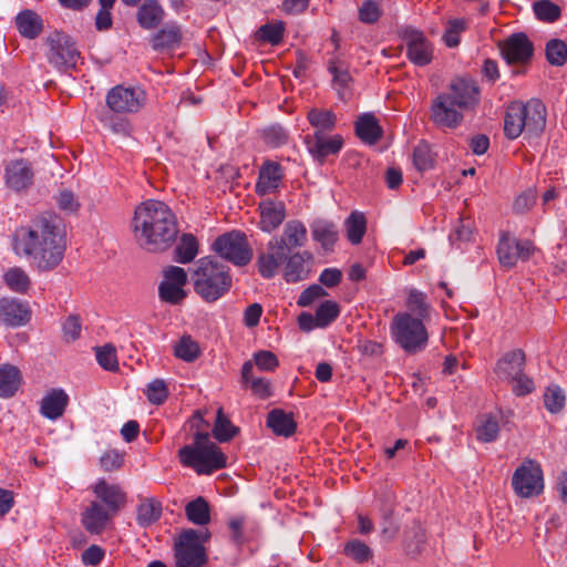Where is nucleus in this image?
<instances>
[{
	"label": "nucleus",
	"instance_id": "nucleus-1",
	"mask_svg": "<svg viewBox=\"0 0 567 567\" xmlns=\"http://www.w3.org/2000/svg\"><path fill=\"white\" fill-rule=\"evenodd\" d=\"M12 251L39 271L55 269L64 258L66 238L56 217L42 214L14 229Z\"/></svg>",
	"mask_w": 567,
	"mask_h": 567
},
{
	"label": "nucleus",
	"instance_id": "nucleus-2",
	"mask_svg": "<svg viewBox=\"0 0 567 567\" xmlns=\"http://www.w3.org/2000/svg\"><path fill=\"white\" fill-rule=\"evenodd\" d=\"M136 244L148 252L168 250L179 233L177 217L164 202L148 199L140 204L132 220Z\"/></svg>",
	"mask_w": 567,
	"mask_h": 567
},
{
	"label": "nucleus",
	"instance_id": "nucleus-3",
	"mask_svg": "<svg viewBox=\"0 0 567 567\" xmlns=\"http://www.w3.org/2000/svg\"><path fill=\"white\" fill-rule=\"evenodd\" d=\"M190 279L195 292L207 302H214L231 288L229 268L210 258H200L194 266Z\"/></svg>",
	"mask_w": 567,
	"mask_h": 567
},
{
	"label": "nucleus",
	"instance_id": "nucleus-4",
	"mask_svg": "<svg viewBox=\"0 0 567 567\" xmlns=\"http://www.w3.org/2000/svg\"><path fill=\"white\" fill-rule=\"evenodd\" d=\"M546 125V107L539 100L532 99L526 103L512 102L505 113L504 133L507 138L515 140L525 133L537 136Z\"/></svg>",
	"mask_w": 567,
	"mask_h": 567
},
{
	"label": "nucleus",
	"instance_id": "nucleus-5",
	"mask_svg": "<svg viewBox=\"0 0 567 567\" xmlns=\"http://www.w3.org/2000/svg\"><path fill=\"white\" fill-rule=\"evenodd\" d=\"M181 463L199 475H208L226 466V456L207 432H196L194 442L178 451Z\"/></svg>",
	"mask_w": 567,
	"mask_h": 567
},
{
	"label": "nucleus",
	"instance_id": "nucleus-6",
	"mask_svg": "<svg viewBox=\"0 0 567 567\" xmlns=\"http://www.w3.org/2000/svg\"><path fill=\"white\" fill-rule=\"evenodd\" d=\"M391 332L395 342L406 352L415 353L423 350L429 340L423 320L411 313L400 312L393 317Z\"/></svg>",
	"mask_w": 567,
	"mask_h": 567
},
{
	"label": "nucleus",
	"instance_id": "nucleus-7",
	"mask_svg": "<svg viewBox=\"0 0 567 567\" xmlns=\"http://www.w3.org/2000/svg\"><path fill=\"white\" fill-rule=\"evenodd\" d=\"M525 361L524 351L516 349L505 353L494 370L498 379L512 384V391L517 396L527 395L535 389L533 380L524 372Z\"/></svg>",
	"mask_w": 567,
	"mask_h": 567
},
{
	"label": "nucleus",
	"instance_id": "nucleus-8",
	"mask_svg": "<svg viewBox=\"0 0 567 567\" xmlns=\"http://www.w3.org/2000/svg\"><path fill=\"white\" fill-rule=\"evenodd\" d=\"M207 532L187 529L183 532L175 544L177 567H203L207 560L204 543Z\"/></svg>",
	"mask_w": 567,
	"mask_h": 567
},
{
	"label": "nucleus",
	"instance_id": "nucleus-9",
	"mask_svg": "<svg viewBox=\"0 0 567 567\" xmlns=\"http://www.w3.org/2000/svg\"><path fill=\"white\" fill-rule=\"evenodd\" d=\"M107 107L116 115L136 114L147 102V93L140 85L118 84L112 87L105 97Z\"/></svg>",
	"mask_w": 567,
	"mask_h": 567
},
{
	"label": "nucleus",
	"instance_id": "nucleus-10",
	"mask_svg": "<svg viewBox=\"0 0 567 567\" xmlns=\"http://www.w3.org/2000/svg\"><path fill=\"white\" fill-rule=\"evenodd\" d=\"M213 249L221 258L239 267L248 265L252 258V249L246 235L236 230L217 237Z\"/></svg>",
	"mask_w": 567,
	"mask_h": 567
},
{
	"label": "nucleus",
	"instance_id": "nucleus-11",
	"mask_svg": "<svg viewBox=\"0 0 567 567\" xmlns=\"http://www.w3.org/2000/svg\"><path fill=\"white\" fill-rule=\"evenodd\" d=\"M512 485L520 497L537 496L543 492L544 481L540 466L532 461H524L514 472Z\"/></svg>",
	"mask_w": 567,
	"mask_h": 567
},
{
	"label": "nucleus",
	"instance_id": "nucleus-12",
	"mask_svg": "<svg viewBox=\"0 0 567 567\" xmlns=\"http://www.w3.org/2000/svg\"><path fill=\"white\" fill-rule=\"evenodd\" d=\"M49 52L47 54L49 62L58 69L74 68L80 59L74 42L62 32H54L47 38Z\"/></svg>",
	"mask_w": 567,
	"mask_h": 567
},
{
	"label": "nucleus",
	"instance_id": "nucleus-13",
	"mask_svg": "<svg viewBox=\"0 0 567 567\" xmlns=\"http://www.w3.org/2000/svg\"><path fill=\"white\" fill-rule=\"evenodd\" d=\"M163 276L158 287L161 300L171 305L181 303L187 296L184 289L187 284V272L182 267L168 266L164 269Z\"/></svg>",
	"mask_w": 567,
	"mask_h": 567
},
{
	"label": "nucleus",
	"instance_id": "nucleus-14",
	"mask_svg": "<svg viewBox=\"0 0 567 567\" xmlns=\"http://www.w3.org/2000/svg\"><path fill=\"white\" fill-rule=\"evenodd\" d=\"M535 247L529 240H518L503 233L497 246V256L501 265L513 268L518 260H527L534 254Z\"/></svg>",
	"mask_w": 567,
	"mask_h": 567
},
{
	"label": "nucleus",
	"instance_id": "nucleus-15",
	"mask_svg": "<svg viewBox=\"0 0 567 567\" xmlns=\"http://www.w3.org/2000/svg\"><path fill=\"white\" fill-rule=\"evenodd\" d=\"M462 112L450 95L441 93L432 102L430 117L440 127L455 128L463 121Z\"/></svg>",
	"mask_w": 567,
	"mask_h": 567
},
{
	"label": "nucleus",
	"instance_id": "nucleus-16",
	"mask_svg": "<svg viewBox=\"0 0 567 567\" xmlns=\"http://www.w3.org/2000/svg\"><path fill=\"white\" fill-rule=\"evenodd\" d=\"M443 93L450 95L451 100L462 111L475 107L481 99V90L477 83L473 79L464 76L452 80L449 91Z\"/></svg>",
	"mask_w": 567,
	"mask_h": 567
},
{
	"label": "nucleus",
	"instance_id": "nucleus-17",
	"mask_svg": "<svg viewBox=\"0 0 567 567\" xmlns=\"http://www.w3.org/2000/svg\"><path fill=\"white\" fill-rule=\"evenodd\" d=\"M290 251L284 246L282 240L271 238L267 244V250L257 258V268L261 277L270 279L278 272L279 267L286 262Z\"/></svg>",
	"mask_w": 567,
	"mask_h": 567
},
{
	"label": "nucleus",
	"instance_id": "nucleus-18",
	"mask_svg": "<svg viewBox=\"0 0 567 567\" xmlns=\"http://www.w3.org/2000/svg\"><path fill=\"white\" fill-rule=\"evenodd\" d=\"M404 41L409 60L417 65L425 66L433 59V49L425 35L415 29L404 30Z\"/></svg>",
	"mask_w": 567,
	"mask_h": 567
},
{
	"label": "nucleus",
	"instance_id": "nucleus-19",
	"mask_svg": "<svg viewBox=\"0 0 567 567\" xmlns=\"http://www.w3.org/2000/svg\"><path fill=\"white\" fill-rule=\"evenodd\" d=\"M501 52L508 64H524L533 55V43L526 34L515 33L504 40L501 44Z\"/></svg>",
	"mask_w": 567,
	"mask_h": 567
},
{
	"label": "nucleus",
	"instance_id": "nucleus-20",
	"mask_svg": "<svg viewBox=\"0 0 567 567\" xmlns=\"http://www.w3.org/2000/svg\"><path fill=\"white\" fill-rule=\"evenodd\" d=\"M309 153L318 161H323L329 155L340 152L343 138L340 135H327V133H313L305 138Z\"/></svg>",
	"mask_w": 567,
	"mask_h": 567
},
{
	"label": "nucleus",
	"instance_id": "nucleus-21",
	"mask_svg": "<svg viewBox=\"0 0 567 567\" xmlns=\"http://www.w3.org/2000/svg\"><path fill=\"white\" fill-rule=\"evenodd\" d=\"M96 498L105 508L115 515L125 506L126 494L116 484H109L105 480H99L92 487Z\"/></svg>",
	"mask_w": 567,
	"mask_h": 567
},
{
	"label": "nucleus",
	"instance_id": "nucleus-22",
	"mask_svg": "<svg viewBox=\"0 0 567 567\" xmlns=\"http://www.w3.org/2000/svg\"><path fill=\"white\" fill-rule=\"evenodd\" d=\"M313 256L310 251H296L289 254L284 268V279L287 282H298L308 278Z\"/></svg>",
	"mask_w": 567,
	"mask_h": 567
},
{
	"label": "nucleus",
	"instance_id": "nucleus-23",
	"mask_svg": "<svg viewBox=\"0 0 567 567\" xmlns=\"http://www.w3.org/2000/svg\"><path fill=\"white\" fill-rule=\"evenodd\" d=\"M114 516L115 514L105 508L100 502L92 501L82 513V524L89 533L101 534Z\"/></svg>",
	"mask_w": 567,
	"mask_h": 567
},
{
	"label": "nucleus",
	"instance_id": "nucleus-24",
	"mask_svg": "<svg viewBox=\"0 0 567 567\" xmlns=\"http://www.w3.org/2000/svg\"><path fill=\"white\" fill-rule=\"evenodd\" d=\"M29 307L12 298L0 299V321L10 327L25 324L30 320Z\"/></svg>",
	"mask_w": 567,
	"mask_h": 567
},
{
	"label": "nucleus",
	"instance_id": "nucleus-25",
	"mask_svg": "<svg viewBox=\"0 0 567 567\" xmlns=\"http://www.w3.org/2000/svg\"><path fill=\"white\" fill-rule=\"evenodd\" d=\"M259 227L265 233H271L277 229L286 218V206L285 203L280 200H262L259 204Z\"/></svg>",
	"mask_w": 567,
	"mask_h": 567
},
{
	"label": "nucleus",
	"instance_id": "nucleus-26",
	"mask_svg": "<svg viewBox=\"0 0 567 567\" xmlns=\"http://www.w3.org/2000/svg\"><path fill=\"white\" fill-rule=\"evenodd\" d=\"M4 177L7 185L19 192L31 185L33 172L27 161L16 159L7 164Z\"/></svg>",
	"mask_w": 567,
	"mask_h": 567
},
{
	"label": "nucleus",
	"instance_id": "nucleus-27",
	"mask_svg": "<svg viewBox=\"0 0 567 567\" xmlns=\"http://www.w3.org/2000/svg\"><path fill=\"white\" fill-rule=\"evenodd\" d=\"M284 177L282 167L276 162H266L259 171L256 193L260 196L275 193Z\"/></svg>",
	"mask_w": 567,
	"mask_h": 567
},
{
	"label": "nucleus",
	"instance_id": "nucleus-28",
	"mask_svg": "<svg viewBox=\"0 0 567 567\" xmlns=\"http://www.w3.org/2000/svg\"><path fill=\"white\" fill-rule=\"evenodd\" d=\"M69 404V395L63 389L50 390L40 402V413L49 420L61 417Z\"/></svg>",
	"mask_w": 567,
	"mask_h": 567
},
{
	"label": "nucleus",
	"instance_id": "nucleus-29",
	"mask_svg": "<svg viewBox=\"0 0 567 567\" xmlns=\"http://www.w3.org/2000/svg\"><path fill=\"white\" fill-rule=\"evenodd\" d=\"M183 38L182 29L177 23H166L151 38L152 48L155 51L174 50L178 48Z\"/></svg>",
	"mask_w": 567,
	"mask_h": 567
},
{
	"label": "nucleus",
	"instance_id": "nucleus-30",
	"mask_svg": "<svg viewBox=\"0 0 567 567\" xmlns=\"http://www.w3.org/2000/svg\"><path fill=\"white\" fill-rule=\"evenodd\" d=\"M277 240H282L284 246L291 252L295 248L303 247L308 239V231L303 223L297 219L286 223L282 234L275 237Z\"/></svg>",
	"mask_w": 567,
	"mask_h": 567
},
{
	"label": "nucleus",
	"instance_id": "nucleus-31",
	"mask_svg": "<svg viewBox=\"0 0 567 567\" xmlns=\"http://www.w3.org/2000/svg\"><path fill=\"white\" fill-rule=\"evenodd\" d=\"M311 235L313 240L320 244L326 252L333 251L338 241L339 233L337 226L327 220H316L311 225Z\"/></svg>",
	"mask_w": 567,
	"mask_h": 567
},
{
	"label": "nucleus",
	"instance_id": "nucleus-32",
	"mask_svg": "<svg viewBox=\"0 0 567 567\" xmlns=\"http://www.w3.org/2000/svg\"><path fill=\"white\" fill-rule=\"evenodd\" d=\"M19 33L27 39H35L43 30L42 18L32 10H23L16 17Z\"/></svg>",
	"mask_w": 567,
	"mask_h": 567
},
{
	"label": "nucleus",
	"instance_id": "nucleus-33",
	"mask_svg": "<svg viewBox=\"0 0 567 567\" xmlns=\"http://www.w3.org/2000/svg\"><path fill=\"white\" fill-rule=\"evenodd\" d=\"M136 19L142 28L155 29L164 19V10L156 0H145L137 10Z\"/></svg>",
	"mask_w": 567,
	"mask_h": 567
},
{
	"label": "nucleus",
	"instance_id": "nucleus-34",
	"mask_svg": "<svg viewBox=\"0 0 567 567\" xmlns=\"http://www.w3.org/2000/svg\"><path fill=\"white\" fill-rule=\"evenodd\" d=\"M22 381L20 370L12 364L0 365V398H11Z\"/></svg>",
	"mask_w": 567,
	"mask_h": 567
},
{
	"label": "nucleus",
	"instance_id": "nucleus-35",
	"mask_svg": "<svg viewBox=\"0 0 567 567\" xmlns=\"http://www.w3.org/2000/svg\"><path fill=\"white\" fill-rule=\"evenodd\" d=\"M355 133L362 142L371 145L379 141L382 128L374 115L364 114L355 122Z\"/></svg>",
	"mask_w": 567,
	"mask_h": 567
},
{
	"label": "nucleus",
	"instance_id": "nucleus-36",
	"mask_svg": "<svg viewBox=\"0 0 567 567\" xmlns=\"http://www.w3.org/2000/svg\"><path fill=\"white\" fill-rule=\"evenodd\" d=\"M254 363L251 360L246 361L241 367V381L245 385L250 386L252 393L260 399L271 395L270 382L265 378L252 377Z\"/></svg>",
	"mask_w": 567,
	"mask_h": 567
},
{
	"label": "nucleus",
	"instance_id": "nucleus-37",
	"mask_svg": "<svg viewBox=\"0 0 567 567\" xmlns=\"http://www.w3.org/2000/svg\"><path fill=\"white\" fill-rule=\"evenodd\" d=\"M267 425L277 435H282L286 437L292 435L297 426L292 417V414L286 413L285 411L279 409L269 412L267 417Z\"/></svg>",
	"mask_w": 567,
	"mask_h": 567
},
{
	"label": "nucleus",
	"instance_id": "nucleus-38",
	"mask_svg": "<svg viewBox=\"0 0 567 567\" xmlns=\"http://www.w3.org/2000/svg\"><path fill=\"white\" fill-rule=\"evenodd\" d=\"M307 120L315 128L313 133L323 134L334 130L337 116L330 110L313 107L309 110Z\"/></svg>",
	"mask_w": 567,
	"mask_h": 567
},
{
	"label": "nucleus",
	"instance_id": "nucleus-39",
	"mask_svg": "<svg viewBox=\"0 0 567 567\" xmlns=\"http://www.w3.org/2000/svg\"><path fill=\"white\" fill-rule=\"evenodd\" d=\"M136 520L141 527L156 523L162 515V504L154 498H145L137 506Z\"/></svg>",
	"mask_w": 567,
	"mask_h": 567
},
{
	"label": "nucleus",
	"instance_id": "nucleus-40",
	"mask_svg": "<svg viewBox=\"0 0 567 567\" xmlns=\"http://www.w3.org/2000/svg\"><path fill=\"white\" fill-rule=\"evenodd\" d=\"M198 255V241L193 234H183L175 248V260L188 264Z\"/></svg>",
	"mask_w": 567,
	"mask_h": 567
},
{
	"label": "nucleus",
	"instance_id": "nucleus-41",
	"mask_svg": "<svg viewBox=\"0 0 567 567\" xmlns=\"http://www.w3.org/2000/svg\"><path fill=\"white\" fill-rule=\"evenodd\" d=\"M347 237L352 245H358L367 230V220L362 213L352 212L344 221Z\"/></svg>",
	"mask_w": 567,
	"mask_h": 567
},
{
	"label": "nucleus",
	"instance_id": "nucleus-42",
	"mask_svg": "<svg viewBox=\"0 0 567 567\" xmlns=\"http://www.w3.org/2000/svg\"><path fill=\"white\" fill-rule=\"evenodd\" d=\"M6 285L14 292L25 293L31 285L29 275L21 267L8 269L3 276Z\"/></svg>",
	"mask_w": 567,
	"mask_h": 567
},
{
	"label": "nucleus",
	"instance_id": "nucleus-43",
	"mask_svg": "<svg viewBox=\"0 0 567 567\" xmlns=\"http://www.w3.org/2000/svg\"><path fill=\"white\" fill-rule=\"evenodd\" d=\"M185 512L187 518L196 525H205L210 519L208 503L203 497L188 503Z\"/></svg>",
	"mask_w": 567,
	"mask_h": 567
},
{
	"label": "nucleus",
	"instance_id": "nucleus-44",
	"mask_svg": "<svg viewBox=\"0 0 567 567\" xmlns=\"http://www.w3.org/2000/svg\"><path fill=\"white\" fill-rule=\"evenodd\" d=\"M426 296L416 290V289H410L408 300H406V307L409 309V313L412 316H416V319H425L429 316L430 306L425 301Z\"/></svg>",
	"mask_w": 567,
	"mask_h": 567
},
{
	"label": "nucleus",
	"instance_id": "nucleus-45",
	"mask_svg": "<svg viewBox=\"0 0 567 567\" xmlns=\"http://www.w3.org/2000/svg\"><path fill=\"white\" fill-rule=\"evenodd\" d=\"M174 353L177 358L186 361H195L200 353L198 343L190 336H184L174 347Z\"/></svg>",
	"mask_w": 567,
	"mask_h": 567
},
{
	"label": "nucleus",
	"instance_id": "nucleus-46",
	"mask_svg": "<svg viewBox=\"0 0 567 567\" xmlns=\"http://www.w3.org/2000/svg\"><path fill=\"white\" fill-rule=\"evenodd\" d=\"M566 403V395L556 384L549 385L544 393V405L550 413L560 412Z\"/></svg>",
	"mask_w": 567,
	"mask_h": 567
},
{
	"label": "nucleus",
	"instance_id": "nucleus-47",
	"mask_svg": "<svg viewBox=\"0 0 567 567\" xmlns=\"http://www.w3.org/2000/svg\"><path fill=\"white\" fill-rule=\"evenodd\" d=\"M231 422L224 415L223 409H218L216 422L213 429V434L219 442H227L231 440L237 433Z\"/></svg>",
	"mask_w": 567,
	"mask_h": 567
},
{
	"label": "nucleus",
	"instance_id": "nucleus-48",
	"mask_svg": "<svg viewBox=\"0 0 567 567\" xmlns=\"http://www.w3.org/2000/svg\"><path fill=\"white\" fill-rule=\"evenodd\" d=\"M546 59L551 65H564L567 61V44L559 39L548 41L546 44Z\"/></svg>",
	"mask_w": 567,
	"mask_h": 567
},
{
	"label": "nucleus",
	"instance_id": "nucleus-49",
	"mask_svg": "<svg viewBox=\"0 0 567 567\" xmlns=\"http://www.w3.org/2000/svg\"><path fill=\"white\" fill-rule=\"evenodd\" d=\"M340 315V307L336 301L327 300L316 310L317 327L326 328Z\"/></svg>",
	"mask_w": 567,
	"mask_h": 567
},
{
	"label": "nucleus",
	"instance_id": "nucleus-50",
	"mask_svg": "<svg viewBox=\"0 0 567 567\" xmlns=\"http://www.w3.org/2000/svg\"><path fill=\"white\" fill-rule=\"evenodd\" d=\"M413 164L420 172L427 171L433 167L434 157L427 143H419L413 151Z\"/></svg>",
	"mask_w": 567,
	"mask_h": 567
},
{
	"label": "nucleus",
	"instance_id": "nucleus-51",
	"mask_svg": "<svg viewBox=\"0 0 567 567\" xmlns=\"http://www.w3.org/2000/svg\"><path fill=\"white\" fill-rule=\"evenodd\" d=\"M344 554L360 564L370 560L373 555L371 548L359 539L349 540L344 546Z\"/></svg>",
	"mask_w": 567,
	"mask_h": 567
},
{
	"label": "nucleus",
	"instance_id": "nucleus-52",
	"mask_svg": "<svg viewBox=\"0 0 567 567\" xmlns=\"http://www.w3.org/2000/svg\"><path fill=\"white\" fill-rule=\"evenodd\" d=\"M499 426L495 417L484 416L476 427V437L482 442H492L498 436Z\"/></svg>",
	"mask_w": 567,
	"mask_h": 567
},
{
	"label": "nucleus",
	"instance_id": "nucleus-53",
	"mask_svg": "<svg viewBox=\"0 0 567 567\" xmlns=\"http://www.w3.org/2000/svg\"><path fill=\"white\" fill-rule=\"evenodd\" d=\"M382 16L381 4L374 0H364L358 8V18L362 23H375Z\"/></svg>",
	"mask_w": 567,
	"mask_h": 567
},
{
	"label": "nucleus",
	"instance_id": "nucleus-54",
	"mask_svg": "<svg viewBox=\"0 0 567 567\" xmlns=\"http://www.w3.org/2000/svg\"><path fill=\"white\" fill-rule=\"evenodd\" d=\"M285 27L282 22L267 23L259 28L257 35L260 40L272 45L279 44L284 38Z\"/></svg>",
	"mask_w": 567,
	"mask_h": 567
},
{
	"label": "nucleus",
	"instance_id": "nucleus-55",
	"mask_svg": "<svg viewBox=\"0 0 567 567\" xmlns=\"http://www.w3.org/2000/svg\"><path fill=\"white\" fill-rule=\"evenodd\" d=\"M466 21L464 19H452L447 22L443 41L449 48H455L460 44V34L465 31Z\"/></svg>",
	"mask_w": 567,
	"mask_h": 567
},
{
	"label": "nucleus",
	"instance_id": "nucleus-56",
	"mask_svg": "<svg viewBox=\"0 0 567 567\" xmlns=\"http://www.w3.org/2000/svg\"><path fill=\"white\" fill-rule=\"evenodd\" d=\"M536 17L545 22H554L560 17V8L549 0H540L533 6Z\"/></svg>",
	"mask_w": 567,
	"mask_h": 567
},
{
	"label": "nucleus",
	"instance_id": "nucleus-57",
	"mask_svg": "<svg viewBox=\"0 0 567 567\" xmlns=\"http://www.w3.org/2000/svg\"><path fill=\"white\" fill-rule=\"evenodd\" d=\"M99 364L107 371H115L118 368L116 350L113 346L106 344L95 350Z\"/></svg>",
	"mask_w": 567,
	"mask_h": 567
},
{
	"label": "nucleus",
	"instance_id": "nucleus-58",
	"mask_svg": "<svg viewBox=\"0 0 567 567\" xmlns=\"http://www.w3.org/2000/svg\"><path fill=\"white\" fill-rule=\"evenodd\" d=\"M252 363L261 371L271 372L279 365L277 355L268 350H260L254 354Z\"/></svg>",
	"mask_w": 567,
	"mask_h": 567
},
{
	"label": "nucleus",
	"instance_id": "nucleus-59",
	"mask_svg": "<svg viewBox=\"0 0 567 567\" xmlns=\"http://www.w3.org/2000/svg\"><path fill=\"white\" fill-rule=\"evenodd\" d=\"M536 200V190L528 188L516 196L513 203V209L516 214H525L535 205Z\"/></svg>",
	"mask_w": 567,
	"mask_h": 567
},
{
	"label": "nucleus",
	"instance_id": "nucleus-60",
	"mask_svg": "<svg viewBox=\"0 0 567 567\" xmlns=\"http://www.w3.org/2000/svg\"><path fill=\"white\" fill-rule=\"evenodd\" d=\"M146 395L151 403L159 405L168 396V390L163 380H153L146 389Z\"/></svg>",
	"mask_w": 567,
	"mask_h": 567
},
{
	"label": "nucleus",
	"instance_id": "nucleus-61",
	"mask_svg": "<svg viewBox=\"0 0 567 567\" xmlns=\"http://www.w3.org/2000/svg\"><path fill=\"white\" fill-rule=\"evenodd\" d=\"M328 70L333 75V82L340 87H346L351 80L348 69L340 60H331Z\"/></svg>",
	"mask_w": 567,
	"mask_h": 567
},
{
	"label": "nucleus",
	"instance_id": "nucleus-62",
	"mask_svg": "<svg viewBox=\"0 0 567 567\" xmlns=\"http://www.w3.org/2000/svg\"><path fill=\"white\" fill-rule=\"evenodd\" d=\"M106 126L114 133L123 136H130L133 126L128 118L112 115L105 120Z\"/></svg>",
	"mask_w": 567,
	"mask_h": 567
},
{
	"label": "nucleus",
	"instance_id": "nucleus-63",
	"mask_svg": "<svg viewBox=\"0 0 567 567\" xmlns=\"http://www.w3.org/2000/svg\"><path fill=\"white\" fill-rule=\"evenodd\" d=\"M327 295L328 292L324 290L322 286L311 285L300 293L297 300V305L300 307H308L317 299L326 297Z\"/></svg>",
	"mask_w": 567,
	"mask_h": 567
},
{
	"label": "nucleus",
	"instance_id": "nucleus-64",
	"mask_svg": "<svg viewBox=\"0 0 567 567\" xmlns=\"http://www.w3.org/2000/svg\"><path fill=\"white\" fill-rule=\"evenodd\" d=\"M82 330L81 320L78 316H69L63 323V337L66 341H74L80 338Z\"/></svg>",
	"mask_w": 567,
	"mask_h": 567
}]
</instances>
